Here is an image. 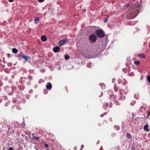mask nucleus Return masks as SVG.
I'll list each match as a JSON object with an SVG mask.
<instances>
[{
	"label": "nucleus",
	"mask_w": 150,
	"mask_h": 150,
	"mask_svg": "<svg viewBox=\"0 0 150 150\" xmlns=\"http://www.w3.org/2000/svg\"><path fill=\"white\" fill-rule=\"evenodd\" d=\"M95 33L98 38H102L104 37L105 35V32L103 30L100 29L96 30Z\"/></svg>",
	"instance_id": "f257e3e1"
},
{
	"label": "nucleus",
	"mask_w": 150,
	"mask_h": 150,
	"mask_svg": "<svg viewBox=\"0 0 150 150\" xmlns=\"http://www.w3.org/2000/svg\"><path fill=\"white\" fill-rule=\"evenodd\" d=\"M69 42V40L68 39H63L60 40L59 42L58 45L59 46H61L68 43Z\"/></svg>",
	"instance_id": "f03ea898"
},
{
	"label": "nucleus",
	"mask_w": 150,
	"mask_h": 150,
	"mask_svg": "<svg viewBox=\"0 0 150 150\" xmlns=\"http://www.w3.org/2000/svg\"><path fill=\"white\" fill-rule=\"evenodd\" d=\"M89 40L92 42H95L97 40L96 36L94 34L90 35L89 37Z\"/></svg>",
	"instance_id": "7ed1b4c3"
},
{
	"label": "nucleus",
	"mask_w": 150,
	"mask_h": 150,
	"mask_svg": "<svg viewBox=\"0 0 150 150\" xmlns=\"http://www.w3.org/2000/svg\"><path fill=\"white\" fill-rule=\"evenodd\" d=\"M15 128L16 127L15 125H14V127H12L11 128L10 127L8 129L7 134L9 135V134H10L11 132L12 133H13L15 131Z\"/></svg>",
	"instance_id": "20e7f679"
},
{
	"label": "nucleus",
	"mask_w": 150,
	"mask_h": 150,
	"mask_svg": "<svg viewBox=\"0 0 150 150\" xmlns=\"http://www.w3.org/2000/svg\"><path fill=\"white\" fill-rule=\"evenodd\" d=\"M52 86L50 82L47 83L46 84V88L47 90H50L51 89Z\"/></svg>",
	"instance_id": "39448f33"
},
{
	"label": "nucleus",
	"mask_w": 150,
	"mask_h": 150,
	"mask_svg": "<svg viewBox=\"0 0 150 150\" xmlns=\"http://www.w3.org/2000/svg\"><path fill=\"white\" fill-rule=\"evenodd\" d=\"M60 49V47H59L56 46L53 48V51L54 52H59Z\"/></svg>",
	"instance_id": "423d86ee"
},
{
	"label": "nucleus",
	"mask_w": 150,
	"mask_h": 150,
	"mask_svg": "<svg viewBox=\"0 0 150 150\" xmlns=\"http://www.w3.org/2000/svg\"><path fill=\"white\" fill-rule=\"evenodd\" d=\"M138 57L139 58H142L143 59H145V56L144 53H140L139 54Z\"/></svg>",
	"instance_id": "0eeeda50"
},
{
	"label": "nucleus",
	"mask_w": 150,
	"mask_h": 150,
	"mask_svg": "<svg viewBox=\"0 0 150 150\" xmlns=\"http://www.w3.org/2000/svg\"><path fill=\"white\" fill-rule=\"evenodd\" d=\"M148 125L147 124H146L144 127V130L145 131L148 132H149V129H148Z\"/></svg>",
	"instance_id": "6e6552de"
},
{
	"label": "nucleus",
	"mask_w": 150,
	"mask_h": 150,
	"mask_svg": "<svg viewBox=\"0 0 150 150\" xmlns=\"http://www.w3.org/2000/svg\"><path fill=\"white\" fill-rule=\"evenodd\" d=\"M41 39L43 42H45L47 40V38L45 35H42L41 37Z\"/></svg>",
	"instance_id": "1a4fd4ad"
},
{
	"label": "nucleus",
	"mask_w": 150,
	"mask_h": 150,
	"mask_svg": "<svg viewBox=\"0 0 150 150\" xmlns=\"http://www.w3.org/2000/svg\"><path fill=\"white\" fill-rule=\"evenodd\" d=\"M40 20L39 18L38 17H37L34 19V22L36 24H37L38 23L39 21Z\"/></svg>",
	"instance_id": "9d476101"
},
{
	"label": "nucleus",
	"mask_w": 150,
	"mask_h": 150,
	"mask_svg": "<svg viewBox=\"0 0 150 150\" xmlns=\"http://www.w3.org/2000/svg\"><path fill=\"white\" fill-rule=\"evenodd\" d=\"M12 52L14 54H16L18 52V50L15 48H13L12 49Z\"/></svg>",
	"instance_id": "9b49d317"
},
{
	"label": "nucleus",
	"mask_w": 150,
	"mask_h": 150,
	"mask_svg": "<svg viewBox=\"0 0 150 150\" xmlns=\"http://www.w3.org/2000/svg\"><path fill=\"white\" fill-rule=\"evenodd\" d=\"M35 134L34 133H33V134H32V136H33V138L34 139H35V140H38V139H39V137H36L34 135Z\"/></svg>",
	"instance_id": "f8f14e48"
},
{
	"label": "nucleus",
	"mask_w": 150,
	"mask_h": 150,
	"mask_svg": "<svg viewBox=\"0 0 150 150\" xmlns=\"http://www.w3.org/2000/svg\"><path fill=\"white\" fill-rule=\"evenodd\" d=\"M23 58L26 61L28 60V58L27 56L25 55H23Z\"/></svg>",
	"instance_id": "ddd939ff"
},
{
	"label": "nucleus",
	"mask_w": 150,
	"mask_h": 150,
	"mask_svg": "<svg viewBox=\"0 0 150 150\" xmlns=\"http://www.w3.org/2000/svg\"><path fill=\"white\" fill-rule=\"evenodd\" d=\"M146 109V108L143 106H141L140 108V111L141 112H142L143 111V110H145Z\"/></svg>",
	"instance_id": "4468645a"
},
{
	"label": "nucleus",
	"mask_w": 150,
	"mask_h": 150,
	"mask_svg": "<svg viewBox=\"0 0 150 150\" xmlns=\"http://www.w3.org/2000/svg\"><path fill=\"white\" fill-rule=\"evenodd\" d=\"M111 98H113L115 100H117V97L115 95H112L111 96Z\"/></svg>",
	"instance_id": "2eb2a0df"
},
{
	"label": "nucleus",
	"mask_w": 150,
	"mask_h": 150,
	"mask_svg": "<svg viewBox=\"0 0 150 150\" xmlns=\"http://www.w3.org/2000/svg\"><path fill=\"white\" fill-rule=\"evenodd\" d=\"M140 62L139 61H135L134 62V63L136 64L137 65H139Z\"/></svg>",
	"instance_id": "dca6fc26"
},
{
	"label": "nucleus",
	"mask_w": 150,
	"mask_h": 150,
	"mask_svg": "<svg viewBox=\"0 0 150 150\" xmlns=\"http://www.w3.org/2000/svg\"><path fill=\"white\" fill-rule=\"evenodd\" d=\"M126 136H127V137L128 138L130 139L131 137V134L129 133H127V134Z\"/></svg>",
	"instance_id": "f3484780"
},
{
	"label": "nucleus",
	"mask_w": 150,
	"mask_h": 150,
	"mask_svg": "<svg viewBox=\"0 0 150 150\" xmlns=\"http://www.w3.org/2000/svg\"><path fill=\"white\" fill-rule=\"evenodd\" d=\"M69 55H65V59H66L68 60V59H69Z\"/></svg>",
	"instance_id": "a211bd4d"
},
{
	"label": "nucleus",
	"mask_w": 150,
	"mask_h": 150,
	"mask_svg": "<svg viewBox=\"0 0 150 150\" xmlns=\"http://www.w3.org/2000/svg\"><path fill=\"white\" fill-rule=\"evenodd\" d=\"M114 90L115 92L117 91L118 89L117 87L116 86H114Z\"/></svg>",
	"instance_id": "6ab92c4d"
},
{
	"label": "nucleus",
	"mask_w": 150,
	"mask_h": 150,
	"mask_svg": "<svg viewBox=\"0 0 150 150\" xmlns=\"http://www.w3.org/2000/svg\"><path fill=\"white\" fill-rule=\"evenodd\" d=\"M107 114V112H105L104 114H101L100 115V117H103L105 115H106Z\"/></svg>",
	"instance_id": "aec40b11"
},
{
	"label": "nucleus",
	"mask_w": 150,
	"mask_h": 150,
	"mask_svg": "<svg viewBox=\"0 0 150 150\" xmlns=\"http://www.w3.org/2000/svg\"><path fill=\"white\" fill-rule=\"evenodd\" d=\"M147 80L149 83H150V76H149L147 77Z\"/></svg>",
	"instance_id": "412c9836"
},
{
	"label": "nucleus",
	"mask_w": 150,
	"mask_h": 150,
	"mask_svg": "<svg viewBox=\"0 0 150 150\" xmlns=\"http://www.w3.org/2000/svg\"><path fill=\"white\" fill-rule=\"evenodd\" d=\"M44 146L46 147L47 148H49V146L48 145V144H44Z\"/></svg>",
	"instance_id": "4be33fe9"
},
{
	"label": "nucleus",
	"mask_w": 150,
	"mask_h": 150,
	"mask_svg": "<svg viewBox=\"0 0 150 150\" xmlns=\"http://www.w3.org/2000/svg\"><path fill=\"white\" fill-rule=\"evenodd\" d=\"M23 55H22L21 54H18V57H23Z\"/></svg>",
	"instance_id": "5701e85b"
},
{
	"label": "nucleus",
	"mask_w": 150,
	"mask_h": 150,
	"mask_svg": "<svg viewBox=\"0 0 150 150\" xmlns=\"http://www.w3.org/2000/svg\"><path fill=\"white\" fill-rule=\"evenodd\" d=\"M108 20V19L107 18H105L104 20V23H106L107 22V21Z\"/></svg>",
	"instance_id": "b1692460"
},
{
	"label": "nucleus",
	"mask_w": 150,
	"mask_h": 150,
	"mask_svg": "<svg viewBox=\"0 0 150 150\" xmlns=\"http://www.w3.org/2000/svg\"><path fill=\"white\" fill-rule=\"evenodd\" d=\"M119 92H120V93L121 94V96H122V94H121V91H119ZM122 99V97H121V96L119 98V100H121Z\"/></svg>",
	"instance_id": "393cba45"
},
{
	"label": "nucleus",
	"mask_w": 150,
	"mask_h": 150,
	"mask_svg": "<svg viewBox=\"0 0 150 150\" xmlns=\"http://www.w3.org/2000/svg\"><path fill=\"white\" fill-rule=\"evenodd\" d=\"M109 105V104L108 103H106L105 105V106L106 107H108Z\"/></svg>",
	"instance_id": "a878e982"
},
{
	"label": "nucleus",
	"mask_w": 150,
	"mask_h": 150,
	"mask_svg": "<svg viewBox=\"0 0 150 150\" xmlns=\"http://www.w3.org/2000/svg\"><path fill=\"white\" fill-rule=\"evenodd\" d=\"M38 1L39 2H42L44 1V0H38Z\"/></svg>",
	"instance_id": "bb28decb"
},
{
	"label": "nucleus",
	"mask_w": 150,
	"mask_h": 150,
	"mask_svg": "<svg viewBox=\"0 0 150 150\" xmlns=\"http://www.w3.org/2000/svg\"><path fill=\"white\" fill-rule=\"evenodd\" d=\"M8 150H13V148L12 147H10Z\"/></svg>",
	"instance_id": "cd10ccee"
},
{
	"label": "nucleus",
	"mask_w": 150,
	"mask_h": 150,
	"mask_svg": "<svg viewBox=\"0 0 150 150\" xmlns=\"http://www.w3.org/2000/svg\"><path fill=\"white\" fill-rule=\"evenodd\" d=\"M147 115H148L147 117L150 115V112L149 111H148V114Z\"/></svg>",
	"instance_id": "c85d7f7f"
},
{
	"label": "nucleus",
	"mask_w": 150,
	"mask_h": 150,
	"mask_svg": "<svg viewBox=\"0 0 150 150\" xmlns=\"http://www.w3.org/2000/svg\"><path fill=\"white\" fill-rule=\"evenodd\" d=\"M14 0H8V1L10 2H12Z\"/></svg>",
	"instance_id": "c756f323"
},
{
	"label": "nucleus",
	"mask_w": 150,
	"mask_h": 150,
	"mask_svg": "<svg viewBox=\"0 0 150 150\" xmlns=\"http://www.w3.org/2000/svg\"><path fill=\"white\" fill-rule=\"evenodd\" d=\"M83 147H84V145H81V148H83Z\"/></svg>",
	"instance_id": "7c9ffc66"
},
{
	"label": "nucleus",
	"mask_w": 150,
	"mask_h": 150,
	"mask_svg": "<svg viewBox=\"0 0 150 150\" xmlns=\"http://www.w3.org/2000/svg\"><path fill=\"white\" fill-rule=\"evenodd\" d=\"M46 150H50V149L49 148H47V149H46Z\"/></svg>",
	"instance_id": "2f4dec72"
},
{
	"label": "nucleus",
	"mask_w": 150,
	"mask_h": 150,
	"mask_svg": "<svg viewBox=\"0 0 150 150\" xmlns=\"http://www.w3.org/2000/svg\"><path fill=\"white\" fill-rule=\"evenodd\" d=\"M128 6H128H128H127V7H128Z\"/></svg>",
	"instance_id": "473e14b6"
},
{
	"label": "nucleus",
	"mask_w": 150,
	"mask_h": 150,
	"mask_svg": "<svg viewBox=\"0 0 150 150\" xmlns=\"http://www.w3.org/2000/svg\"><path fill=\"white\" fill-rule=\"evenodd\" d=\"M134 105V104H133V105H132V106H133V105Z\"/></svg>",
	"instance_id": "72a5a7b5"
},
{
	"label": "nucleus",
	"mask_w": 150,
	"mask_h": 150,
	"mask_svg": "<svg viewBox=\"0 0 150 150\" xmlns=\"http://www.w3.org/2000/svg\"><path fill=\"white\" fill-rule=\"evenodd\" d=\"M134 105V104H133V105H132V106H133V105Z\"/></svg>",
	"instance_id": "f704fd0d"
},
{
	"label": "nucleus",
	"mask_w": 150,
	"mask_h": 150,
	"mask_svg": "<svg viewBox=\"0 0 150 150\" xmlns=\"http://www.w3.org/2000/svg\"><path fill=\"white\" fill-rule=\"evenodd\" d=\"M134 105V104H133V105H132V106H133V105Z\"/></svg>",
	"instance_id": "c9c22d12"
},
{
	"label": "nucleus",
	"mask_w": 150,
	"mask_h": 150,
	"mask_svg": "<svg viewBox=\"0 0 150 150\" xmlns=\"http://www.w3.org/2000/svg\"><path fill=\"white\" fill-rule=\"evenodd\" d=\"M119 128L118 129H117L118 130H119Z\"/></svg>",
	"instance_id": "e433bc0d"
}]
</instances>
